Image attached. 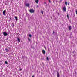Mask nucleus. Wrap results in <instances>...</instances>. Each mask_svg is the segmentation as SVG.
Returning <instances> with one entry per match:
<instances>
[{"label": "nucleus", "mask_w": 77, "mask_h": 77, "mask_svg": "<svg viewBox=\"0 0 77 77\" xmlns=\"http://www.w3.org/2000/svg\"><path fill=\"white\" fill-rule=\"evenodd\" d=\"M29 12H30L31 13H34V12H35V11L33 9H31L29 10Z\"/></svg>", "instance_id": "1"}, {"label": "nucleus", "mask_w": 77, "mask_h": 77, "mask_svg": "<svg viewBox=\"0 0 77 77\" xmlns=\"http://www.w3.org/2000/svg\"><path fill=\"white\" fill-rule=\"evenodd\" d=\"M66 7L65 6H64L63 9V12H66Z\"/></svg>", "instance_id": "2"}, {"label": "nucleus", "mask_w": 77, "mask_h": 77, "mask_svg": "<svg viewBox=\"0 0 77 77\" xmlns=\"http://www.w3.org/2000/svg\"><path fill=\"white\" fill-rule=\"evenodd\" d=\"M3 35L4 36H8V33H6V32H3Z\"/></svg>", "instance_id": "3"}, {"label": "nucleus", "mask_w": 77, "mask_h": 77, "mask_svg": "<svg viewBox=\"0 0 77 77\" xmlns=\"http://www.w3.org/2000/svg\"><path fill=\"white\" fill-rule=\"evenodd\" d=\"M6 10H5L3 11V15L5 16H6Z\"/></svg>", "instance_id": "4"}, {"label": "nucleus", "mask_w": 77, "mask_h": 77, "mask_svg": "<svg viewBox=\"0 0 77 77\" xmlns=\"http://www.w3.org/2000/svg\"><path fill=\"white\" fill-rule=\"evenodd\" d=\"M25 6L27 7H29L30 6V5L29 3H27L25 4Z\"/></svg>", "instance_id": "5"}, {"label": "nucleus", "mask_w": 77, "mask_h": 77, "mask_svg": "<svg viewBox=\"0 0 77 77\" xmlns=\"http://www.w3.org/2000/svg\"><path fill=\"white\" fill-rule=\"evenodd\" d=\"M71 29H72V28H71V26H69V30H71Z\"/></svg>", "instance_id": "6"}, {"label": "nucleus", "mask_w": 77, "mask_h": 77, "mask_svg": "<svg viewBox=\"0 0 77 77\" xmlns=\"http://www.w3.org/2000/svg\"><path fill=\"white\" fill-rule=\"evenodd\" d=\"M42 52L44 54H45V51L44 50H42Z\"/></svg>", "instance_id": "7"}, {"label": "nucleus", "mask_w": 77, "mask_h": 77, "mask_svg": "<svg viewBox=\"0 0 77 77\" xmlns=\"http://www.w3.org/2000/svg\"><path fill=\"white\" fill-rule=\"evenodd\" d=\"M57 77H59V72L57 71Z\"/></svg>", "instance_id": "8"}, {"label": "nucleus", "mask_w": 77, "mask_h": 77, "mask_svg": "<svg viewBox=\"0 0 77 77\" xmlns=\"http://www.w3.org/2000/svg\"><path fill=\"white\" fill-rule=\"evenodd\" d=\"M5 51L6 52H8V51H9V50H8V49L6 48L5 49Z\"/></svg>", "instance_id": "9"}, {"label": "nucleus", "mask_w": 77, "mask_h": 77, "mask_svg": "<svg viewBox=\"0 0 77 77\" xmlns=\"http://www.w3.org/2000/svg\"><path fill=\"white\" fill-rule=\"evenodd\" d=\"M15 18L16 19V21H18V18L17 16L15 17Z\"/></svg>", "instance_id": "10"}, {"label": "nucleus", "mask_w": 77, "mask_h": 77, "mask_svg": "<svg viewBox=\"0 0 77 77\" xmlns=\"http://www.w3.org/2000/svg\"><path fill=\"white\" fill-rule=\"evenodd\" d=\"M35 2L36 3H38V2H39V1L38 0H35Z\"/></svg>", "instance_id": "11"}, {"label": "nucleus", "mask_w": 77, "mask_h": 77, "mask_svg": "<svg viewBox=\"0 0 77 77\" xmlns=\"http://www.w3.org/2000/svg\"><path fill=\"white\" fill-rule=\"evenodd\" d=\"M17 39L18 40V42H20V38H17Z\"/></svg>", "instance_id": "12"}, {"label": "nucleus", "mask_w": 77, "mask_h": 77, "mask_svg": "<svg viewBox=\"0 0 77 77\" xmlns=\"http://www.w3.org/2000/svg\"><path fill=\"white\" fill-rule=\"evenodd\" d=\"M47 60H48V61H49V58H48V57H47Z\"/></svg>", "instance_id": "13"}, {"label": "nucleus", "mask_w": 77, "mask_h": 77, "mask_svg": "<svg viewBox=\"0 0 77 77\" xmlns=\"http://www.w3.org/2000/svg\"><path fill=\"white\" fill-rule=\"evenodd\" d=\"M67 17L68 19H69V16H68V14H67Z\"/></svg>", "instance_id": "14"}, {"label": "nucleus", "mask_w": 77, "mask_h": 77, "mask_svg": "<svg viewBox=\"0 0 77 77\" xmlns=\"http://www.w3.org/2000/svg\"><path fill=\"white\" fill-rule=\"evenodd\" d=\"M65 5H67V2L66 1L65 2Z\"/></svg>", "instance_id": "15"}, {"label": "nucleus", "mask_w": 77, "mask_h": 77, "mask_svg": "<svg viewBox=\"0 0 77 77\" xmlns=\"http://www.w3.org/2000/svg\"><path fill=\"white\" fill-rule=\"evenodd\" d=\"M41 13H42V14H43V13H44V11H41Z\"/></svg>", "instance_id": "16"}, {"label": "nucleus", "mask_w": 77, "mask_h": 77, "mask_svg": "<svg viewBox=\"0 0 77 77\" xmlns=\"http://www.w3.org/2000/svg\"><path fill=\"white\" fill-rule=\"evenodd\" d=\"M5 64H8V62L7 61H5Z\"/></svg>", "instance_id": "17"}, {"label": "nucleus", "mask_w": 77, "mask_h": 77, "mask_svg": "<svg viewBox=\"0 0 77 77\" xmlns=\"http://www.w3.org/2000/svg\"><path fill=\"white\" fill-rule=\"evenodd\" d=\"M29 37H30V38L32 37V35H31V34H29Z\"/></svg>", "instance_id": "18"}, {"label": "nucleus", "mask_w": 77, "mask_h": 77, "mask_svg": "<svg viewBox=\"0 0 77 77\" xmlns=\"http://www.w3.org/2000/svg\"><path fill=\"white\" fill-rule=\"evenodd\" d=\"M75 12L76 13V15H77V10H76Z\"/></svg>", "instance_id": "19"}, {"label": "nucleus", "mask_w": 77, "mask_h": 77, "mask_svg": "<svg viewBox=\"0 0 77 77\" xmlns=\"http://www.w3.org/2000/svg\"><path fill=\"white\" fill-rule=\"evenodd\" d=\"M12 27H14V24H13L12 25Z\"/></svg>", "instance_id": "20"}, {"label": "nucleus", "mask_w": 77, "mask_h": 77, "mask_svg": "<svg viewBox=\"0 0 77 77\" xmlns=\"http://www.w3.org/2000/svg\"><path fill=\"white\" fill-rule=\"evenodd\" d=\"M68 5H69V2L68 3Z\"/></svg>", "instance_id": "21"}, {"label": "nucleus", "mask_w": 77, "mask_h": 77, "mask_svg": "<svg viewBox=\"0 0 77 77\" xmlns=\"http://www.w3.org/2000/svg\"><path fill=\"white\" fill-rule=\"evenodd\" d=\"M22 70V69L20 68V71H21Z\"/></svg>", "instance_id": "22"}, {"label": "nucleus", "mask_w": 77, "mask_h": 77, "mask_svg": "<svg viewBox=\"0 0 77 77\" xmlns=\"http://www.w3.org/2000/svg\"><path fill=\"white\" fill-rule=\"evenodd\" d=\"M61 2V1H59V3L60 4Z\"/></svg>", "instance_id": "23"}, {"label": "nucleus", "mask_w": 77, "mask_h": 77, "mask_svg": "<svg viewBox=\"0 0 77 77\" xmlns=\"http://www.w3.org/2000/svg\"><path fill=\"white\" fill-rule=\"evenodd\" d=\"M28 40L29 41H30V39L28 38Z\"/></svg>", "instance_id": "24"}, {"label": "nucleus", "mask_w": 77, "mask_h": 77, "mask_svg": "<svg viewBox=\"0 0 77 77\" xmlns=\"http://www.w3.org/2000/svg\"><path fill=\"white\" fill-rule=\"evenodd\" d=\"M44 48H45V50H46V49H47V48H46V47H45V46H44Z\"/></svg>", "instance_id": "25"}, {"label": "nucleus", "mask_w": 77, "mask_h": 77, "mask_svg": "<svg viewBox=\"0 0 77 77\" xmlns=\"http://www.w3.org/2000/svg\"><path fill=\"white\" fill-rule=\"evenodd\" d=\"M44 4H46V5H47V4L46 3V2H45L44 3Z\"/></svg>", "instance_id": "26"}, {"label": "nucleus", "mask_w": 77, "mask_h": 77, "mask_svg": "<svg viewBox=\"0 0 77 77\" xmlns=\"http://www.w3.org/2000/svg\"><path fill=\"white\" fill-rule=\"evenodd\" d=\"M53 34H54V31H53Z\"/></svg>", "instance_id": "27"}, {"label": "nucleus", "mask_w": 77, "mask_h": 77, "mask_svg": "<svg viewBox=\"0 0 77 77\" xmlns=\"http://www.w3.org/2000/svg\"><path fill=\"white\" fill-rule=\"evenodd\" d=\"M49 3H51V2L50 1V0H49Z\"/></svg>", "instance_id": "28"}, {"label": "nucleus", "mask_w": 77, "mask_h": 77, "mask_svg": "<svg viewBox=\"0 0 77 77\" xmlns=\"http://www.w3.org/2000/svg\"><path fill=\"white\" fill-rule=\"evenodd\" d=\"M49 49H50L49 48H48V50H49Z\"/></svg>", "instance_id": "29"}, {"label": "nucleus", "mask_w": 77, "mask_h": 77, "mask_svg": "<svg viewBox=\"0 0 77 77\" xmlns=\"http://www.w3.org/2000/svg\"><path fill=\"white\" fill-rule=\"evenodd\" d=\"M32 77H34V76H32Z\"/></svg>", "instance_id": "30"}, {"label": "nucleus", "mask_w": 77, "mask_h": 77, "mask_svg": "<svg viewBox=\"0 0 77 77\" xmlns=\"http://www.w3.org/2000/svg\"><path fill=\"white\" fill-rule=\"evenodd\" d=\"M10 20H11V18H10Z\"/></svg>", "instance_id": "31"}, {"label": "nucleus", "mask_w": 77, "mask_h": 77, "mask_svg": "<svg viewBox=\"0 0 77 77\" xmlns=\"http://www.w3.org/2000/svg\"><path fill=\"white\" fill-rule=\"evenodd\" d=\"M60 0V1H62V0Z\"/></svg>", "instance_id": "32"}, {"label": "nucleus", "mask_w": 77, "mask_h": 77, "mask_svg": "<svg viewBox=\"0 0 77 77\" xmlns=\"http://www.w3.org/2000/svg\"><path fill=\"white\" fill-rule=\"evenodd\" d=\"M38 6L37 5V7H38Z\"/></svg>", "instance_id": "33"}]
</instances>
